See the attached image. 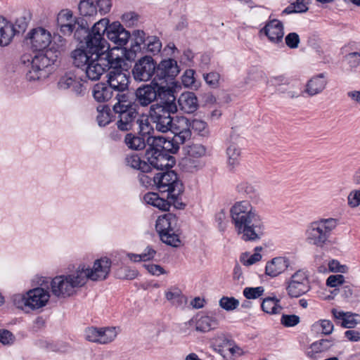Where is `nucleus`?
Listing matches in <instances>:
<instances>
[{
	"mask_svg": "<svg viewBox=\"0 0 360 360\" xmlns=\"http://www.w3.org/2000/svg\"><path fill=\"white\" fill-rule=\"evenodd\" d=\"M236 233L243 241L259 240L264 234L262 217L248 200L236 202L230 210Z\"/></svg>",
	"mask_w": 360,
	"mask_h": 360,
	"instance_id": "obj_1",
	"label": "nucleus"
},
{
	"mask_svg": "<svg viewBox=\"0 0 360 360\" xmlns=\"http://www.w3.org/2000/svg\"><path fill=\"white\" fill-rule=\"evenodd\" d=\"M175 101L174 95L169 96L150 106L148 115L157 131L166 133L172 129L174 119L171 114L177 111Z\"/></svg>",
	"mask_w": 360,
	"mask_h": 360,
	"instance_id": "obj_2",
	"label": "nucleus"
},
{
	"mask_svg": "<svg viewBox=\"0 0 360 360\" xmlns=\"http://www.w3.org/2000/svg\"><path fill=\"white\" fill-rule=\"evenodd\" d=\"M153 181L161 193H167V198L177 209H183L185 205L180 201L184 192V186L178 179L174 171L159 173L153 178Z\"/></svg>",
	"mask_w": 360,
	"mask_h": 360,
	"instance_id": "obj_3",
	"label": "nucleus"
},
{
	"mask_svg": "<svg viewBox=\"0 0 360 360\" xmlns=\"http://www.w3.org/2000/svg\"><path fill=\"white\" fill-rule=\"evenodd\" d=\"M108 24V18L101 19L94 25L86 38L85 48L90 54L97 58L103 55L113 56L112 50H110L109 44L103 37Z\"/></svg>",
	"mask_w": 360,
	"mask_h": 360,
	"instance_id": "obj_4",
	"label": "nucleus"
},
{
	"mask_svg": "<svg viewBox=\"0 0 360 360\" xmlns=\"http://www.w3.org/2000/svg\"><path fill=\"white\" fill-rule=\"evenodd\" d=\"M337 225V220L333 218L311 222L306 231L307 241L318 248H323L328 244L331 232Z\"/></svg>",
	"mask_w": 360,
	"mask_h": 360,
	"instance_id": "obj_5",
	"label": "nucleus"
},
{
	"mask_svg": "<svg viewBox=\"0 0 360 360\" xmlns=\"http://www.w3.org/2000/svg\"><path fill=\"white\" fill-rule=\"evenodd\" d=\"M84 285V277L78 269L69 275L58 276L51 282V290L53 295L58 297H66L72 295L75 289Z\"/></svg>",
	"mask_w": 360,
	"mask_h": 360,
	"instance_id": "obj_6",
	"label": "nucleus"
},
{
	"mask_svg": "<svg viewBox=\"0 0 360 360\" xmlns=\"http://www.w3.org/2000/svg\"><path fill=\"white\" fill-rule=\"evenodd\" d=\"M50 299L49 292L42 288L30 290L25 295L17 294L13 296V302L16 307L34 310L44 307Z\"/></svg>",
	"mask_w": 360,
	"mask_h": 360,
	"instance_id": "obj_7",
	"label": "nucleus"
},
{
	"mask_svg": "<svg viewBox=\"0 0 360 360\" xmlns=\"http://www.w3.org/2000/svg\"><path fill=\"white\" fill-rule=\"evenodd\" d=\"M179 72L176 60L172 58L165 59L157 65L153 79L169 93L174 94L173 89L176 86L174 79Z\"/></svg>",
	"mask_w": 360,
	"mask_h": 360,
	"instance_id": "obj_8",
	"label": "nucleus"
},
{
	"mask_svg": "<svg viewBox=\"0 0 360 360\" xmlns=\"http://www.w3.org/2000/svg\"><path fill=\"white\" fill-rule=\"evenodd\" d=\"M123 60L112 55H103L90 56V61L85 66L86 77L91 80H98L101 76L110 67L121 66Z\"/></svg>",
	"mask_w": 360,
	"mask_h": 360,
	"instance_id": "obj_9",
	"label": "nucleus"
},
{
	"mask_svg": "<svg viewBox=\"0 0 360 360\" xmlns=\"http://www.w3.org/2000/svg\"><path fill=\"white\" fill-rule=\"evenodd\" d=\"M174 94L169 93L164 86L159 84L153 79L150 84H143L136 89L135 91L136 100L142 107L151 105L155 101L158 97L161 100H165L163 97L173 96Z\"/></svg>",
	"mask_w": 360,
	"mask_h": 360,
	"instance_id": "obj_10",
	"label": "nucleus"
},
{
	"mask_svg": "<svg viewBox=\"0 0 360 360\" xmlns=\"http://www.w3.org/2000/svg\"><path fill=\"white\" fill-rule=\"evenodd\" d=\"M111 261L108 257H102L94 261L91 268L84 265L78 267L81 276L84 277V283L87 280L92 281H101L105 280L110 271Z\"/></svg>",
	"mask_w": 360,
	"mask_h": 360,
	"instance_id": "obj_11",
	"label": "nucleus"
},
{
	"mask_svg": "<svg viewBox=\"0 0 360 360\" xmlns=\"http://www.w3.org/2000/svg\"><path fill=\"white\" fill-rule=\"evenodd\" d=\"M285 290L289 297L297 298L311 290L307 271L304 269L296 271L285 282Z\"/></svg>",
	"mask_w": 360,
	"mask_h": 360,
	"instance_id": "obj_12",
	"label": "nucleus"
},
{
	"mask_svg": "<svg viewBox=\"0 0 360 360\" xmlns=\"http://www.w3.org/2000/svg\"><path fill=\"white\" fill-rule=\"evenodd\" d=\"M156 65L150 56L140 58L132 69L134 79L138 82H148L155 75Z\"/></svg>",
	"mask_w": 360,
	"mask_h": 360,
	"instance_id": "obj_13",
	"label": "nucleus"
},
{
	"mask_svg": "<svg viewBox=\"0 0 360 360\" xmlns=\"http://www.w3.org/2000/svg\"><path fill=\"white\" fill-rule=\"evenodd\" d=\"M146 157L150 169L162 170L172 168L175 164L174 158L167 153L153 150H146Z\"/></svg>",
	"mask_w": 360,
	"mask_h": 360,
	"instance_id": "obj_14",
	"label": "nucleus"
},
{
	"mask_svg": "<svg viewBox=\"0 0 360 360\" xmlns=\"http://www.w3.org/2000/svg\"><path fill=\"white\" fill-rule=\"evenodd\" d=\"M116 328H89L85 331L86 339L92 342L108 344L113 341L117 337Z\"/></svg>",
	"mask_w": 360,
	"mask_h": 360,
	"instance_id": "obj_15",
	"label": "nucleus"
},
{
	"mask_svg": "<svg viewBox=\"0 0 360 360\" xmlns=\"http://www.w3.org/2000/svg\"><path fill=\"white\" fill-rule=\"evenodd\" d=\"M121 66L110 67L107 75V82L111 89L117 91H124L128 89L129 76L124 72Z\"/></svg>",
	"mask_w": 360,
	"mask_h": 360,
	"instance_id": "obj_16",
	"label": "nucleus"
},
{
	"mask_svg": "<svg viewBox=\"0 0 360 360\" xmlns=\"http://www.w3.org/2000/svg\"><path fill=\"white\" fill-rule=\"evenodd\" d=\"M25 58V56H23V63L27 60L31 64V69L27 73V77L30 80L39 79L41 77V72L51 65V60L43 53L36 54L32 58L31 60Z\"/></svg>",
	"mask_w": 360,
	"mask_h": 360,
	"instance_id": "obj_17",
	"label": "nucleus"
},
{
	"mask_svg": "<svg viewBox=\"0 0 360 360\" xmlns=\"http://www.w3.org/2000/svg\"><path fill=\"white\" fill-rule=\"evenodd\" d=\"M28 36L31 46L35 51L44 50L51 42V33L41 27L32 30Z\"/></svg>",
	"mask_w": 360,
	"mask_h": 360,
	"instance_id": "obj_18",
	"label": "nucleus"
},
{
	"mask_svg": "<svg viewBox=\"0 0 360 360\" xmlns=\"http://www.w3.org/2000/svg\"><path fill=\"white\" fill-rule=\"evenodd\" d=\"M105 32L109 40L120 46L125 45L130 37L129 32L119 22L108 23Z\"/></svg>",
	"mask_w": 360,
	"mask_h": 360,
	"instance_id": "obj_19",
	"label": "nucleus"
},
{
	"mask_svg": "<svg viewBox=\"0 0 360 360\" xmlns=\"http://www.w3.org/2000/svg\"><path fill=\"white\" fill-rule=\"evenodd\" d=\"M190 127L189 120L184 117L174 120L172 129L169 131L174 134V141L184 143L186 140L189 139L191 136Z\"/></svg>",
	"mask_w": 360,
	"mask_h": 360,
	"instance_id": "obj_20",
	"label": "nucleus"
},
{
	"mask_svg": "<svg viewBox=\"0 0 360 360\" xmlns=\"http://www.w3.org/2000/svg\"><path fill=\"white\" fill-rule=\"evenodd\" d=\"M124 106L118 105L114 112L118 114V120L117 125L119 129L122 131H128L132 128L134 120L137 117V112L134 107L124 109Z\"/></svg>",
	"mask_w": 360,
	"mask_h": 360,
	"instance_id": "obj_21",
	"label": "nucleus"
},
{
	"mask_svg": "<svg viewBox=\"0 0 360 360\" xmlns=\"http://www.w3.org/2000/svg\"><path fill=\"white\" fill-rule=\"evenodd\" d=\"M260 32H264L271 42L278 44L283 38V25L280 20L274 19L266 22Z\"/></svg>",
	"mask_w": 360,
	"mask_h": 360,
	"instance_id": "obj_22",
	"label": "nucleus"
},
{
	"mask_svg": "<svg viewBox=\"0 0 360 360\" xmlns=\"http://www.w3.org/2000/svg\"><path fill=\"white\" fill-rule=\"evenodd\" d=\"M328 79L325 73H319L311 77L307 82L304 92L309 96L322 93L326 88Z\"/></svg>",
	"mask_w": 360,
	"mask_h": 360,
	"instance_id": "obj_23",
	"label": "nucleus"
},
{
	"mask_svg": "<svg viewBox=\"0 0 360 360\" xmlns=\"http://www.w3.org/2000/svg\"><path fill=\"white\" fill-rule=\"evenodd\" d=\"M58 86L62 90L71 88L77 94L83 91V83L73 72H68L63 75L58 82Z\"/></svg>",
	"mask_w": 360,
	"mask_h": 360,
	"instance_id": "obj_24",
	"label": "nucleus"
},
{
	"mask_svg": "<svg viewBox=\"0 0 360 360\" xmlns=\"http://www.w3.org/2000/svg\"><path fill=\"white\" fill-rule=\"evenodd\" d=\"M331 314L337 320H341V326L344 328H354L360 323V315L351 311L345 312L332 309Z\"/></svg>",
	"mask_w": 360,
	"mask_h": 360,
	"instance_id": "obj_25",
	"label": "nucleus"
},
{
	"mask_svg": "<svg viewBox=\"0 0 360 360\" xmlns=\"http://www.w3.org/2000/svg\"><path fill=\"white\" fill-rule=\"evenodd\" d=\"M290 266V260L285 257H278L267 262L265 268L266 274L276 277L283 273Z\"/></svg>",
	"mask_w": 360,
	"mask_h": 360,
	"instance_id": "obj_26",
	"label": "nucleus"
},
{
	"mask_svg": "<svg viewBox=\"0 0 360 360\" xmlns=\"http://www.w3.org/2000/svg\"><path fill=\"white\" fill-rule=\"evenodd\" d=\"M180 109L186 113H193L198 108V101L194 93L187 91L181 94L178 99Z\"/></svg>",
	"mask_w": 360,
	"mask_h": 360,
	"instance_id": "obj_27",
	"label": "nucleus"
},
{
	"mask_svg": "<svg viewBox=\"0 0 360 360\" xmlns=\"http://www.w3.org/2000/svg\"><path fill=\"white\" fill-rule=\"evenodd\" d=\"M177 224L176 217L172 213H166L158 217L155 229L159 236L167 231H172Z\"/></svg>",
	"mask_w": 360,
	"mask_h": 360,
	"instance_id": "obj_28",
	"label": "nucleus"
},
{
	"mask_svg": "<svg viewBox=\"0 0 360 360\" xmlns=\"http://www.w3.org/2000/svg\"><path fill=\"white\" fill-rule=\"evenodd\" d=\"M15 36L13 25L0 16V46L8 45Z\"/></svg>",
	"mask_w": 360,
	"mask_h": 360,
	"instance_id": "obj_29",
	"label": "nucleus"
},
{
	"mask_svg": "<svg viewBox=\"0 0 360 360\" xmlns=\"http://www.w3.org/2000/svg\"><path fill=\"white\" fill-rule=\"evenodd\" d=\"M92 94L96 101L103 103L112 98V91L109 86L103 83H98L94 86Z\"/></svg>",
	"mask_w": 360,
	"mask_h": 360,
	"instance_id": "obj_30",
	"label": "nucleus"
},
{
	"mask_svg": "<svg viewBox=\"0 0 360 360\" xmlns=\"http://www.w3.org/2000/svg\"><path fill=\"white\" fill-rule=\"evenodd\" d=\"M125 162L129 167L140 170L142 172L148 173L150 172V165L148 162L142 160L141 158L135 153H131L126 156Z\"/></svg>",
	"mask_w": 360,
	"mask_h": 360,
	"instance_id": "obj_31",
	"label": "nucleus"
},
{
	"mask_svg": "<svg viewBox=\"0 0 360 360\" xmlns=\"http://www.w3.org/2000/svg\"><path fill=\"white\" fill-rule=\"evenodd\" d=\"M143 199L147 204L151 205L164 211L168 210L170 207V204H172V202H170L168 198L167 200H165L160 198L158 194L155 193H146L144 195Z\"/></svg>",
	"mask_w": 360,
	"mask_h": 360,
	"instance_id": "obj_32",
	"label": "nucleus"
},
{
	"mask_svg": "<svg viewBox=\"0 0 360 360\" xmlns=\"http://www.w3.org/2000/svg\"><path fill=\"white\" fill-rule=\"evenodd\" d=\"M218 325L219 322L215 318L210 316H202L196 321L195 330L205 333L215 329Z\"/></svg>",
	"mask_w": 360,
	"mask_h": 360,
	"instance_id": "obj_33",
	"label": "nucleus"
},
{
	"mask_svg": "<svg viewBox=\"0 0 360 360\" xmlns=\"http://www.w3.org/2000/svg\"><path fill=\"white\" fill-rule=\"evenodd\" d=\"M332 345V341L327 339H322L313 342L307 351V356L311 359L316 358L318 354L328 351Z\"/></svg>",
	"mask_w": 360,
	"mask_h": 360,
	"instance_id": "obj_34",
	"label": "nucleus"
},
{
	"mask_svg": "<svg viewBox=\"0 0 360 360\" xmlns=\"http://www.w3.org/2000/svg\"><path fill=\"white\" fill-rule=\"evenodd\" d=\"M71 56L74 64L77 67L83 68L90 61V56H93V55L90 54L85 48V49H77L74 50L71 53Z\"/></svg>",
	"mask_w": 360,
	"mask_h": 360,
	"instance_id": "obj_35",
	"label": "nucleus"
},
{
	"mask_svg": "<svg viewBox=\"0 0 360 360\" xmlns=\"http://www.w3.org/2000/svg\"><path fill=\"white\" fill-rule=\"evenodd\" d=\"M280 300L276 297H269L263 300L262 303V310L270 314H276L280 313L282 307L279 304Z\"/></svg>",
	"mask_w": 360,
	"mask_h": 360,
	"instance_id": "obj_36",
	"label": "nucleus"
},
{
	"mask_svg": "<svg viewBox=\"0 0 360 360\" xmlns=\"http://www.w3.org/2000/svg\"><path fill=\"white\" fill-rule=\"evenodd\" d=\"M310 0H291L290 4L285 8L283 13L290 14L293 13H305L308 11Z\"/></svg>",
	"mask_w": 360,
	"mask_h": 360,
	"instance_id": "obj_37",
	"label": "nucleus"
},
{
	"mask_svg": "<svg viewBox=\"0 0 360 360\" xmlns=\"http://www.w3.org/2000/svg\"><path fill=\"white\" fill-rule=\"evenodd\" d=\"M125 144L132 150H142L146 147V141L143 138L129 133L124 138Z\"/></svg>",
	"mask_w": 360,
	"mask_h": 360,
	"instance_id": "obj_38",
	"label": "nucleus"
},
{
	"mask_svg": "<svg viewBox=\"0 0 360 360\" xmlns=\"http://www.w3.org/2000/svg\"><path fill=\"white\" fill-rule=\"evenodd\" d=\"M226 155L228 164L234 167L239 164L240 157V150L238 146L233 142L231 143L226 149Z\"/></svg>",
	"mask_w": 360,
	"mask_h": 360,
	"instance_id": "obj_39",
	"label": "nucleus"
},
{
	"mask_svg": "<svg viewBox=\"0 0 360 360\" xmlns=\"http://www.w3.org/2000/svg\"><path fill=\"white\" fill-rule=\"evenodd\" d=\"M182 165L188 172H194L202 169L205 163L200 158H192L186 156L182 161Z\"/></svg>",
	"mask_w": 360,
	"mask_h": 360,
	"instance_id": "obj_40",
	"label": "nucleus"
},
{
	"mask_svg": "<svg viewBox=\"0 0 360 360\" xmlns=\"http://www.w3.org/2000/svg\"><path fill=\"white\" fill-rule=\"evenodd\" d=\"M78 8L79 13L84 16H94L97 13L96 6L90 0L80 1Z\"/></svg>",
	"mask_w": 360,
	"mask_h": 360,
	"instance_id": "obj_41",
	"label": "nucleus"
},
{
	"mask_svg": "<svg viewBox=\"0 0 360 360\" xmlns=\"http://www.w3.org/2000/svg\"><path fill=\"white\" fill-rule=\"evenodd\" d=\"M192 129L201 136H207L210 134V129L207 122L200 119H193L190 122Z\"/></svg>",
	"mask_w": 360,
	"mask_h": 360,
	"instance_id": "obj_42",
	"label": "nucleus"
},
{
	"mask_svg": "<svg viewBox=\"0 0 360 360\" xmlns=\"http://www.w3.org/2000/svg\"><path fill=\"white\" fill-rule=\"evenodd\" d=\"M206 148L202 144L194 143L188 146L186 149V156L192 158H202L206 154Z\"/></svg>",
	"mask_w": 360,
	"mask_h": 360,
	"instance_id": "obj_43",
	"label": "nucleus"
},
{
	"mask_svg": "<svg viewBox=\"0 0 360 360\" xmlns=\"http://www.w3.org/2000/svg\"><path fill=\"white\" fill-rule=\"evenodd\" d=\"M290 84L289 79L284 75L274 76L266 79V84L270 86H274L281 93L285 91L282 89V86H287Z\"/></svg>",
	"mask_w": 360,
	"mask_h": 360,
	"instance_id": "obj_44",
	"label": "nucleus"
},
{
	"mask_svg": "<svg viewBox=\"0 0 360 360\" xmlns=\"http://www.w3.org/2000/svg\"><path fill=\"white\" fill-rule=\"evenodd\" d=\"M160 237L164 243L173 247H179L181 243L179 235L174 232V229L172 231L162 233Z\"/></svg>",
	"mask_w": 360,
	"mask_h": 360,
	"instance_id": "obj_45",
	"label": "nucleus"
},
{
	"mask_svg": "<svg viewBox=\"0 0 360 360\" xmlns=\"http://www.w3.org/2000/svg\"><path fill=\"white\" fill-rule=\"evenodd\" d=\"M262 250V247H257L255 248L256 252L253 255H250L248 252L243 253L240 256V262L245 266H250L259 261L262 259V255L257 252V251H260Z\"/></svg>",
	"mask_w": 360,
	"mask_h": 360,
	"instance_id": "obj_46",
	"label": "nucleus"
},
{
	"mask_svg": "<svg viewBox=\"0 0 360 360\" xmlns=\"http://www.w3.org/2000/svg\"><path fill=\"white\" fill-rule=\"evenodd\" d=\"M97 112L96 120L99 126L104 127L110 122L109 108L107 106L99 105Z\"/></svg>",
	"mask_w": 360,
	"mask_h": 360,
	"instance_id": "obj_47",
	"label": "nucleus"
},
{
	"mask_svg": "<svg viewBox=\"0 0 360 360\" xmlns=\"http://www.w3.org/2000/svg\"><path fill=\"white\" fill-rule=\"evenodd\" d=\"M134 37V43L131 44V50L136 53L141 49V45L146 42V34L142 30H135L132 34Z\"/></svg>",
	"mask_w": 360,
	"mask_h": 360,
	"instance_id": "obj_48",
	"label": "nucleus"
},
{
	"mask_svg": "<svg viewBox=\"0 0 360 360\" xmlns=\"http://www.w3.org/2000/svg\"><path fill=\"white\" fill-rule=\"evenodd\" d=\"M165 137L163 136H148L147 139V143L148 148L147 150H153L157 151H162L163 141Z\"/></svg>",
	"mask_w": 360,
	"mask_h": 360,
	"instance_id": "obj_49",
	"label": "nucleus"
},
{
	"mask_svg": "<svg viewBox=\"0 0 360 360\" xmlns=\"http://www.w3.org/2000/svg\"><path fill=\"white\" fill-rule=\"evenodd\" d=\"M347 205L350 208H356L360 205V188L352 190L347 195Z\"/></svg>",
	"mask_w": 360,
	"mask_h": 360,
	"instance_id": "obj_50",
	"label": "nucleus"
},
{
	"mask_svg": "<svg viewBox=\"0 0 360 360\" xmlns=\"http://www.w3.org/2000/svg\"><path fill=\"white\" fill-rule=\"evenodd\" d=\"M219 305L226 311H231L238 307L239 302L234 297H223L219 300Z\"/></svg>",
	"mask_w": 360,
	"mask_h": 360,
	"instance_id": "obj_51",
	"label": "nucleus"
},
{
	"mask_svg": "<svg viewBox=\"0 0 360 360\" xmlns=\"http://www.w3.org/2000/svg\"><path fill=\"white\" fill-rule=\"evenodd\" d=\"M76 20L73 17L72 13L70 10H62L57 17V24H69L75 22Z\"/></svg>",
	"mask_w": 360,
	"mask_h": 360,
	"instance_id": "obj_52",
	"label": "nucleus"
},
{
	"mask_svg": "<svg viewBox=\"0 0 360 360\" xmlns=\"http://www.w3.org/2000/svg\"><path fill=\"white\" fill-rule=\"evenodd\" d=\"M181 144H184V143H176V141H174V136L172 137V139H167L166 138H165L163 141L162 152L176 153L179 148V146Z\"/></svg>",
	"mask_w": 360,
	"mask_h": 360,
	"instance_id": "obj_53",
	"label": "nucleus"
},
{
	"mask_svg": "<svg viewBox=\"0 0 360 360\" xmlns=\"http://www.w3.org/2000/svg\"><path fill=\"white\" fill-rule=\"evenodd\" d=\"M147 49L153 53H159L162 48V43L156 37H148L147 38Z\"/></svg>",
	"mask_w": 360,
	"mask_h": 360,
	"instance_id": "obj_54",
	"label": "nucleus"
},
{
	"mask_svg": "<svg viewBox=\"0 0 360 360\" xmlns=\"http://www.w3.org/2000/svg\"><path fill=\"white\" fill-rule=\"evenodd\" d=\"M264 290L262 286L256 288H245L243 295L247 299H257L262 295Z\"/></svg>",
	"mask_w": 360,
	"mask_h": 360,
	"instance_id": "obj_55",
	"label": "nucleus"
},
{
	"mask_svg": "<svg viewBox=\"0 0 360 360\" xmlns=\"http://www.w3.org/2000/svg\"><path fill=\"white\" fill-rule=\"evenodd\" d=\"M300 321V319L295 314H283L281 319V323L285 327H293L297 326Z\"/></svg>",
	"mask_w": 360,
	"mask_h": 360,
	"instance_id": "obj_56",
	"label": "nucleus"
},
{
	"mask_svg": "<svg viewBox=\"0 0 360 360\" xmlns=\"http://www.w3.org/2000/svg\"><path fill=\"white\" fill-rule=\"evenodd\" d=\"M129 96L126 94H117L116 98L117 100V102L113 106V110H116V107L120 105L124 106L125 108L124 109L129 108V107H133V105L131 104V101L128 99Z\"/></svg>",
	"mask_w": 360,
	"mask_h": 360,
	"instance_id": "obj_57",
	"label": "nucleus"
},
{
	"mask_svg": "<svg viewBox=\"0 0 360 360\" xmlns=\"http://www.w3.org/2000/svg\"><path fill=\"white\" fill-rule=\"evenodd\" d=\"M285 44L290 49H296L300 44V37L295 32H291L287 34L285 38Z\"/></svg>",
	"mask_w": 360,
	"mask_h": 360,
	"instance_id": "obj_58",
	"label": "nucleus"
},
{
	"mask_svg": "<svg viewBox=\"0 0 360 360\" xmlns=\"http://www.w3.org/2000/svg\"><path fill=\"white\" fill-rule=\"evenodd\" d=\"M203 77L206 83L212 87H217L219 82V74L215 72H212L207 74H204Z\"/></svg>",
	"mask_w": 360,
	"mask_h": 360,
	"instance_id": "obj_59",
	"label": "nucleus"
},
{
	"mask_svg": "<svg viewBox=\"0 0 360 360\" xmlns=\"http://www.w3.org/2000/svg\"><path fill=\"white\" fill-rule=\"evenodd\" d=\"M194 70L191 69L186 70L181 77V81L183 84L186 87H191L195 82L194 78Z\"/></svg>",
	"mask_w": 360,
	"mask_h": 360,
	"instance_id": "obj_60",
	"label": "nucleus"
},
{
	"mask_svg": "<svg viewBox=\"0 0 360 360\" xmlns=\"http://www.w3.org/2000/svg\"><path fill=\"white\" fill-rule=\"evenodd\" d=\"M137 124H139L140 133L143 135L148 134L152 129L148 117H142L138 119Z\"/></svg>",
	"mask_w": 360,
	"mask_h": 360,
	"instance_id": "obj_61",
	"label": "nucleus"
},
{
	"mask_svg": "<svg viewBox=\"0 0 360 360\" xmlns=\"http://www.w3.org/2000/svg\"><path fill=\"white\" fill-rule=\"evenodd\" d=\"M345 282V278L342 274L330 275L326 280V285L331 288L337 287Z\"/></svg>",
	"mask_w": 360,
	"mask_h": 360,
	"instance_id": "obj_62",
	"label": "nucleus"
},
{
	"mask_svg": "<svg viewBox=\"0 0 360 360\" xmlns=\"http://www.w3.org/2000/svg\"><path fill=\"white\" fill-rule=\"evenodd\" d=\"M317 323L321 327V333L323 335H330L333 332L334 325L330 320H327V319L320 320Z\"/></svg>",
	"mask_w": 360,
	"mask_h": 360,
	"instance_id": "obj_63",
	"label": "nucleus"
},
{
	"mask_svg": "<svg viewBox=\"0 0 360 360\" xmlns=\"http://www.w3.org/2000/svg\"><path fill=\"white\" fill-rule=\"evenodd\" d=\"M346 60L349 65L356 68L360 65V53L352 52L346 56Z\"/></svg>",
	"mask_w": 360,
	"mask_h": 360,
	"instance_id": "obj_64",
	"label": "nucleus"
}]
</instances>
